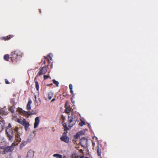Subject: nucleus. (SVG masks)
Returning a JSON list of instances; mask_svg holds the SVG:
<instances>
[{"label":"nucleus","instance_id":"nucleus-2","mask_svg":"<svg viewBox=\"0 0 158 158\" xmlns=\"http://www.w3.org/2000/svg\"><path fill=\"white\" fill-rule=\"evenodd\" d=\"M6 134L8 140L12 142L14 139V134L11 124L9 123L6 130Z\"/></svg>","mask_w":158,"mask_h":158},{"label":"nucleus","instance_id":"nucleus-34","mask_svg":"<svg viewBox=\"0 0 158 158\" xmlns=\"http://www.w3.org/2000/svg\"><path fill=\"white\" fill-rule=\"evenodd\" d=\"M70 90V93H71L72 94H73V90H72V89H71V90Z\"/></svg>","mask_w":158,"mask_h":158},{"label":"nucleus","instance_id":"nucleus-7","mask_svg":"<svg viewBox=\"0 0 158 158\" xmlns=\"http://www.w3.org/2000/svg\"><path fill=\"white\" fill-rule=\"evenodd\" d=\"M48 65H47V66L45 65L40 69L37 73V75L40 76L42 74H45L48 70Z\"/></svg>","mask_w":158,"mask_h":158},{"label":"nucleus","instance_id":"nucleus-35","mask_svg":"<svg viewBox=\"0 0 158 158\" xmlns=\"http://www.w3.org/2000/svg\"><path fill=\"white\" fill-rule=\"evenodd\" d=\"M55 100V98H53V99H52V101H51V102H52L54 101Z\"/></svg>","mask_w":158,"mask_h":158},{"label":"nucleus","instance_id":"nucleus-13","mask_svg":"<svg viewBox=\"0 0 158 158\" xmlns=\"http://www.w3.org/2000/svg\"><path fill=\"white\" fill-rule=\"evenodd\" d=\"M32 102L31 100H29L27 104L26 108L27 110H30L31 109V104Z\"/></svg>","mask_w":158,"mask_h":158},{"label":"nucleus","instance_id":"nucleus-18","mask_svg":"<svg viewBox=\"0 0 158 158\" xmlns=\"http://www.w3.org/2000/svg\"><path fill=\"white\" fill-rule=\"evenodd\" d=\"M6 112L4 108H0V114H5Z\"/></svg>","mask_w":158,"mask_h":158},{"label":"nucleus","instance_id":"nucleus-28","mask_svg":"<svg viewBox=\"0 0 158 158\" xmlns=\"http://www.w3.org/2000/svg\"><path fill=\"white\" fill-rule=\"evenodd\" d=\"M69 88L70 90L72 89H73V85L71 84H70L69 85Z\"/></svg>","mask_w":158,"mask_h":158},{"label":"nucleus","instance_id":"nucleus-32","mask_svg":"<svg viewBox=\"0 0 158 158\" xmlns=\"http://www.w3.org/2000/svg\"><path fill=\"white\" fill-rule=\"evenodd\" d=\"M26 111L24 110H21V112L23 114H24V113Z\"/></svg>","mask_w":158,"mask_h":158},{"label":"nucleus","instance_id":"nucleus-46","mask_svg":"<svg viewBox=\"0 0 158 158\" xmlns=\"http://www.w3.org/2000/svg\"><path fill=\"white\" fill-rule=\"evenodd\" d=\"M35 79H36V78H35V79H34V81H35Z\"/></svg>","mask_w":158,"mask_h":158},{"label":"nucleus","instance_id":"nucleus-40","mask_svg":"<svg viewBox=\"0 0 158 158\" xmlns=\"http://www.w3.org/2000/svg\"><path fill=\"white\" fill-rule=\"evenodd\" d=\"M18 158H21V156H19Z\"/></svg>","mask_w":158,"mask_h":158},{"label":"nucleus","instance_id":"nucleus-26","mask_svg":"<svg viewBox=\"0 0 158 158\" xmlns=\"http://www.w3.org/2000/svg\"><path fill=\"white\" fill-rule=\"evenodd\" d=\"M79 125L81 126H82L83 125H85V123L84 121L81 120V122L79 123Z\"/></svg>","mask_w":158,"mask_h":158},{"label":"nucleus","instance_id":"nucleus-11","mask_svg":"<svg viewBox=\"0 0 158 158\" xmlns=\"http://www.w3.org/2000/svg\"><path fill=\"white\" fill-rule=\"evenodd\" d=\"M40 122L39 118L38 117H36L35 118V122L34 124V128H36L39 124Z\"/></svg>","mask_w":158,"mask_h":158},{"label":"nucleus","instance_id":"nucleus-3","mask_svg":"<svg viewBox=\"0 0 158 158\" xmlns=\"http://www.w3.org/2000/svg\"><path fill=\"white\" fill-rule=\"evenodd\" d=\"M19 143L15 141L10 146H8L4 148L3 151L2 152L3 154H6V153L12 152L14 149V146L18 145Z\"/></svg>","mask_w":158,"mask_h":158},{"label":"nucleus","instance_id":"nucleus-30","mask_svg":"<svg viewBox=\"0 0 158 158\" xmlns=\"http://www.w3.org/2000/svg\"><path fill=\"white\" fill-rule=\"evenodd\" d=\"M5 83L6 84H9L10 83L6 79L5 80Z\"/></svg>","mask_w":158,"mask_h":158},{"label":"nucleus","instance_id":"nucleus-48","mask_svg":"<svg viewBox=\"0 0 158 158\" xmlns=\"http://www.w3.org/2000/svg\"><path fill=\"white\" fill-rule=\"evenodd\" d=\"M40 13H41V11H40Z\"/></svg>","mask_w":158,"mask_h":158},{"label":"nucleus","instance_id":"nucleus-29","mask_svg":"<svg viewBox=\"0 0 158 158\" xmlns=\"http://www.w3.org/2000/svg\"><path fill=\"white\" fill-rule=\"evenodd\" d=\"M34 113H32L31 112H28V116H30L31 114H34Z\"/></svg>","mask_w":158,"mask_h":158},{"label":"nucleus","instance_id":"nucleus-41","mask_svg":"<svg viewBox=\"0 0 158 158\" xmlns=\"http://www.w3.org/2000/svg\"><path fill=\"white\" fill-rule=\"evenodd\" d=\"M66 110H67V111H69V110H67V109H66L65 110V112H66Z\"/></svg>","mask_w":158,"mask_h":158},{"label":"nucleus","instance_id":"nucleus-24","mask_svg":"<svg viewBox=\"0 0 158 158\" xmlns=\"http://www.w3.org/2000/svg\"><path fill=\"white\" fill-rule=\"evenodd\" d=\"M8 110L12 113H13L14 112V110L12 106H10Z\"/></svg>","mask_w":158,"mask_h":158},{"label":"nucleus","instance_id":"nucleus-37","mask_svg":"<svg viewBox=\"0 0 158 158\" xmlns=\"http://www.w3.org/2000/svg\"><path fill=\"white\" fill-rule=\"evenodd\" d=\"M45 63H46V60H44L43 62V64H45Z\"/></svg>","mask_w":158,"mask_h":158},{"label":"nucleus","instance_id":"nucleus-27","mask_svg":"<svg viewBox=\"0 0 158 158\" xmlns=\"http://www.w3.org/2000/svg\"><path fill=\"white\" fill-rule=\"evenodd\" d=\"M49 77V76L48 75H44V80H46Z\"/></svg>","mask_w":158,"mask_h":158},{"label":"nucleus","instance_id":"nucleus-19","mask_svg":"<svg viewBox=\"0 0 158 158\" xmlns=\"http://www.w3.org/2000/svg\"><path fill=\"white\" fill-rule=\"evenodd\" d=\"M9 58H10V57H9V56L8 54H6L4 56V60L7 61L9 60Z\"/></svg>","mask_w":158,"mask_h":158},{"label":"nucleus","instance_id":"nucleus-44","mask_svg":"<svg viewBox=\"0 0 158 158\" xmlns=\"http://www.w3.org/2000/svg\"><path fill=\"white\" fill-rule=\"evenodd\" d=\"M90 124H88V126L89 127V126H90Z\"/></svg>","mask_w":158,"mask_h":158},{"label":"nucleus","instance_id":"nucleus-12","mask_svg":"<svg viewBox=\"0 0 158 158\" xmlns=\"http://www.w3.org/2000/svg\"><path fill=\"white\" fill-rule=\"evenodd\" d=\"M14 36L12 35H9L6 37H3L1 38L2 40H4L5 41L9 40L11 38H12Z\"/></svg>","mask_w":158,"mask_h":158},{"label":"nucleus","instance_id":"nucleus-39","mask_svg":"<svg viewBox=\"0 0 158 158\" xmlns=\"http://www.w3.org/2000/svg\"><path fill=\"white\" fill-rule=\"evenodd\" d=\"M35 100H36V96H35Z\"/></svg>","mask_w":158,"mask_h":158},{"label":"nucleus","instance_id":"nucleus-42","mask_svg":"<svg viewBox=\"0 0 158 158\" xmlns=\"http://www.w3.org/2000/svg\"><path fill=\"white\" fill-rule=\"evenodd\" d=\"M64 94V93H63V95L64 96H65V94Z\"/></svg>","mask_w":158,"mask_h":158},{"label":"nucleus","instance_id":"nucleus-22","mask_svg":"<svg viewBox=\"0 0 158 158\" xmlns=\"http://www.w3.org/2000/svg\"><path fill=\"white\" fill-rule=\"evenodd\" d=\"M35 87L37 91L39 90V87L38 82L37 81H35Z\"/></svg>","mask_w":158,"mask_h":158},{"label":"nucleus","instance_id":"nucleus-25","mask_svg":"<svg viewBox=\"0 0 158 158\" xmlns=\"http://www.w3.org/2000/svg\"><path fill=\"white\" fill-rule=\"evenodd\" d=\"M52 81L53 83L55 84L57 87H58L59 84V82L58 81H56L55 79H53Z\"/></svg>","mask_w":158,"mask_h":158},{"label":"nucleus","instance_id":"nucleus-43","mask_svg":"<svg viewBox=\"0 0 158 158\" xmlns=\"http://www.w3.org/2000/svg\"><path fill=\"white\" fill-rule=\"evenodd\" d=\"M64 94V93H63V95L64 96H65V94Z\"/></svg>","mask_w":158,"mask_h":158},{"label":"nucleus","instance_id":"nucleus-23","mask_svg":"<svg viewBox=\"0 0 158 158\" xmlns=\"http://www.w3.org/2000/svg\"><path fill=\"white\" fill-rule=\"evenodd\" d=\"M66 103H65V107H66V109H67V110H69V111H67V110H66V113H69L70 112V110H71V108L70 107H69L68 106H67V105H66Z\"/></svg>","mask_w":158,"mask_h":158},{"label":"nucleus","instance_id":"nucleus-33","mask_svg":"<svg viewBox=\"0 0 158 158\" xmlns=\"http://www.w3.org/2000/svg\"><path fill=\"white\" fill-rule=\"evenodd\" d=\"M26 111L24 110H21V112L23 114H24V113Z\"/></svg>","mask_w":158,"mask_h":158},{"label":"nucleus","instance_id":"nucleus-16","mask_svg":"<svg viewBox=\"0 0 158 158\" xmlns=\"http://www.w3.org/2000/svg\"><path fill=\"white\" fill-rule=\"evenodd\" d=\"M62 124L63 127H64V131H67L68 130V128L67 127L66 123L63 122H62Z\"/></svg>","mask_w":158,"mask_h":158},{"label":"nucleus","instance_id":"nucleus-9","mask_svg":"<svg viewBox=\"0 0 158 158\" xmlns=\"http://www.w3.org/2000/svg\"><path fill=\"white\" fill-rule=\"evenodd\" d=\"M87 139L85 138H83L80 139V143L82 147L85 148L87 147Z\"/></svg>","mask_w":158,"mask_h":158},{"label":"nucleus","instance_id":"nucleus-5","mask_svg":"<svg viewBox=\"0 0 158 158\" xmlns=\"http://www.w3.org/2000/svg\"><path fill=\"white\" fill-rule=\"evenodd\" d=\"M13 131H14L15 139L14 141L19 143L21 141V139L20 137V133L18 131V128L15 127Z\"/></svg>","mask_w":158,"mask_h":158},{"label":"nucleus","instance_id":"nucleus-36","mask_svg":"<svg viewBox=\"0 0 158 158\" xmlns=\"http://www.w3.org/2000/svg\"><path fill=\"white\" fill-rule=\"evenodd\" d=\"M24 145H23V143H22L21 144H20V147H23V146Z\"/></svg>","mask_w":158,"mask_h":158},{"label":"nucleus","instance_id":"nucleus-20","mask_svg":"<svg viewBox=\"0 0 158 158\" xmlns=\"http://www.w3.org/2000/svg\"><path fill=\"white\" fill-rule=\"evenodd\" d=\"M97 152L98 153V156H101V149H100L98 147V149L97 150Z\"/></svg>","mask_w":158,"mask_h":158},{"label":"nucleus","instance_id":"nucleus-15","mask_svg":"<svg viewBox=\"0 0 158 158\" xmlns=\"http://www.w3.org/2000/svg\"><path fill=\"white\" fill-rule=\"evenodd\" d=\"M45 59H47V60L48 61V63L50 62L49 60H52V57L50 56V55H48L46 57H44Z\"/></svg>","mask_w":158,"mask_h":158},{"label":"nucleus","instance_id":"nucleus-38","mask_svg":"<svg viewBox=\"0 0 158 158\" xmlns=\"http://www.w3.org/2000/svg\"><path fill=\"white\" fill-rule=\"evenodd\" d=\"M52 85V83H51V84H48V85Z\"/></svg>","mask_w":158,"mask_h":158},{"label":"nucleus","instance_id":"nucleus-6","mask_svg":"<svg viewBox=\"0 0 158 158\" xmlns=\"http://www.w3.org/2000/svg\"><path fill=\"white\" fill-rule=\"evenodd\" d=\"M77 119L73 118V115L68 117V126L70 127H72L76 123Z\"/></svg>","mask_w":158,"mask_h":158},{"label":"nucleus","instance_id":"nucleus-8","mask_svg":"<svg viewBox=\"0 0 158 158\" xmlns=\"http://www.w3.org/2000/svg\"><path fill=\"white\" fill-rule=\"evenodd\" d=\"M67 132H64L62 136L60 138L61 141H63L65 143H68L69 142V138L66 135Z\"/></svg>","mask_w":158,"mask_h":158},{"label":"nucleus","instance_id":"nucleus-14","mask_svg":"<svg viewBox=\"0 0 158 158\" xmlns=\"http://www.w3.org/2000/svg\"><path fill=\"white\" fill-rule=\"evenodd\" d=\"M4 123L1 121L0 120V131L3 130L4 127Z\"/></svg>","mask_w":158,"mask_h":158},{"label":"nucleus","instance_id":"nucleus-31","mask_svg":"<svg viewBox=\"0 0 158 158\" xmlns=\"http://www.w3.org/2000/svg\"><path fill=\"white\" fill-rule=\"evenodd\" d=\"M28 113V112L26 111L25 112L24 114L25 115H27Z\"/></svg>","mask_w":158,"mask_h":158},{"label":"nucleus","instance_id":"nucleus-47","mask_svg":"<svg viewBox=\"0 0 158 158\" xmlns=\"http://www.w3.org/2000/svg\"><path fill=\"white\" fill-rule=\"evenodd\" d=\"M85 158H88V157H85Z\"/></svg>","mask_w":158,"mask_h":158},{"label":"nucleus","instance_id":"nucleus-1","mask_svg":"<svg viewBox=\"0 0 158 158\" xmlns=\"http://www.w3.org/2000/svg\"><path fill=\"white\" fill-rule=\"evenodd\" d=\"M23 55V54L20 51L16 50L11 52L10 58L13 62H16L18 59L21 58Z\"/></svg>","mask_w":158,"mask_h":158},{"label":"nucleus","instance_id":"nucleus-4","mask_svg":"<svg viewBox=\"0 0 158 158\" xmlns=\"http://www.w3.org/2000/svg\"><path fill=\"white\" fill-rule=\"evenodd\" d=\"M17 122L24 126L25 129L26 131L28 130V127L29 126V123L26 121L25 119H18Z\"/></svg>","mask_w":158,"mask_h":158},{"label":"nucleus","instance_id":"nucleus-17","mask_svg":"<svg viewBox=\"0 0 158 158\" xmlns=\"http://www.w3.org/2000/svg\"><path fill=\"white\" fill-rule=\"evenodd\" d=\"M53 95V94L51 92H49L48 94V98L49 100H51L52 97Z\"/></svg>","mask_w":158,"mask_h":158},{"label":"nucleus","instance_id":"nucleus-10","mask_svg":"<svg viewBox=\"0 0 158 158\" xmlns=\"http://www.w3.org/2000/svg\"><path fill=\"white\" fill-rule=\"evenodd\" d=\"M34 156V152L31 150H30L27 152L26 158H33Z\"/></svg>","mask_w":158,"mask_h":158},{"label":"nucleus","instance_id":"nucleus-21","mask_svg":"<svg viewBox=\"0 0 158 158\" xmlns=\"http://www.w3.org/2000/svg\"><path fill=\"white\" fill-rule=\"evenodd\" d=\"M53 156L57 158H62V155L58 154H54Z\"/></svg>","mask_w":158,"mask_h":158},{"label":"nucleus","instance_id":"nucleus-45","mask_svg":"<svg viewBox=\"0 0 158 158\" xmlns=\"http://www.w3.org/2000/svg\"><path fill=\"white\" fill-rule=\"evenodd\" d=\"M80 158H83V156H81L80 157Z\"/></svg>","mask_w":158,"mask_h":158}]
</instances>
